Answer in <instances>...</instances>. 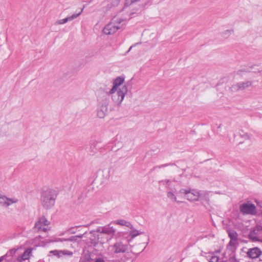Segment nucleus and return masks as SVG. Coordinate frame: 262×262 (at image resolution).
Returning a JSON list of instances; mask_svg holds the SVG:
<instances>
[{
	"mask_svg": "<svg viewBox=\"0 0 262 262\" xmlns=\"http://www.w3.org/2000/svg\"><path fill=\"white\" fill-rule=\"evenodd\" d=\"M57 191L50 188H44L41 191L40 202L46 209L52 208L55 205Z\"/></svg>",
	"mask_w": 262,
	"mask_h": 262,
	"instance_id": "f257e3e1",
	"label": "nucleus"
},
{
	"mask_svg": "<svg viewBox=\"0 0 262 262\" xmlns=\"http://www.w3.org/2000/svg\"><path fill=\"white\" fill-rule=\"evenodd\" d=\"M99 105L97 110V116L100 118H104L108 112L107 106L109 103L108 98H103L101 100L100 97H98Z\"/></svg>",
	"mask_w": 262,
	"mask_h": 262,
	"instance_id": "f03ea898",
	"label": "nucleus"
},
{
	"mask_svg": "<svg viewBox=\"0 0 262 262\" xmlns=\"http://www.w3.org/2000/svg\"><path fill=\"white\" fill-rule=\"evenodd\" d=\"M122 20L120 18H117L116 20H114V21L116 22L117 24L113 21L107 24L103 29V33L106 35L114 34L118 30L122 28L119 25Z\"/></svg>",
	"mask_w": 262,
	"mask_h": 262,
	"instance_id": "7ed1b4c3",
	"label": "nucleus"
},
{
	"mask_svg": "<svg viewBox=\"0 0 262 262\" xmlns=\"http://www.w3.org/2000/svg\"><path fill=\"white\" fill-rule=\"evenodd\" d=\"M127 92V88L126 85H123L119 88L117 93L112 96L113 100L119 105L122 102L125 94Z\"/></svg>",
	"mask_w": 262,
	"mask_h": 262,
	"instance_id": "20e7f679",
	"label": "nucleus"
},
{
	"mask_svg": "<svg viewBox=\"0 0 262 262\" xmlns=\"http://www.w3.org/2000/svg\"><path fill=\"white\" fill-rule=\"evenodd\" d=\"M180 193L185 194V198L190 201H195L199 200L200 193L195 190L188 189H181L179 191Z\"/></svg>",
	"mask_w": 262,
	"mask_h": 262,
	"instance_id": "39448f33",
	"label": "nucleus"
},
{
	"mask_svg": "<svg viewBox=\"0 0 262 262\" xmlns=\"http://www.w3.org/2000/svg\"><path fill=\"white\" fill-rule=\"evenodd\" d=\"M239 209L243 214L255 215L257 213L256 206L252 203H244L240 206Z\"/></svg>",
	"mask_w": 262,
	"mask_h": 262,
	"instance_id": "423d86ee",
	"label": "nucleus"
},
{
	"mask_svg": "<svg viewBox=\"0 0 262 262\" xmlns=\"http://www.w3.org/2000/svg\"><path fill=\"white\" fill-rule=\"evenodd\" d=\"M253 82L252 81H247L245 82H239L235 84H233L230 89L233 92L244 90L246 88L252 85Z\"/></svg>",
	"mask_w": 262,
	"mask_h": 262,
	"instance_id": "0eeeda50",
	"label": "nucleus"
},
{
	"mask_svg": "<svg viewBox=\"0 0 262 262\" xmlns=\"http://www.w3.org/2000/svg\"><path fill=\"white\" fill-rule=\"evenodd\" d=\"M247 256L251 259H256L259 258L262 255V251L257 247L250 248L246 252Z\"/></svg>",
	"mask_w": 262,
	"mask_h": 262,
	"instance_id": "6e6552de",
	"label": "nucleus"
},
{
	"mask_svg": "<svg viewBox=\"0 0 262 262\" xmlns=\"http://www.w3.org/2000/svg\"><path fill=\"white\" fill-rule=\"evenodd\" d=\"M127 244H123L122 242H117L113 245L112 250L116 254L124 253L127 250Z\"/></svg>",
	"mask_w": 262,
	"mask_h": 262,
	"instance_id": "1a4fd4ad",
	"label": "nucleus"
},
{
	"mask_svg": "<svg viewBox=\"0 0 262 262\" xmlns=\"http://www.w3.org/2000/svg\"><path fill=\"white\" fill-rule=\"evenodd\" d=\"M52 254L58 258H60L63 257L64 256H72L73 254L72 251L67 250H51L49 252V254L48 256H51V254Z\"/></svg>",
	"mask_w": 262,
	"mask_h": 262,
	"instance_id": "9d476101",
	"label": "nucleus"
},
{
	"mask_svg": "<svg viewBox=\"0 0 262 262\" xmlns=\"http://www.w3.org/2000/svg\"><path fill=\"white\" fill-rule=\"evenodd\" d=\"M84 8V6H83V8L81 9V11L77 14L75 13V14H73L72 15L67 17L65 18L58 20L57 21H56L55 23V25H58L64 24L69 21H71V20L74 19L75 18H77L78 16H79L81 14V13L82 12V11L83 10Z\"/></svg>",
	"mask_w": 262,
	"mask_h": 262,
	"instance_id": "9b49d317",
	"label": "nucleus"
},
{
	"mask_svg": "<svg viewBox=\"0 0 262 262\" xmlns=\"http://www.w3.org/2000/svg\"><path fill=\"white\" fill-rule=\"evenodd\" d=\"M17 199L9 198L5 195L0 196V204L3 206L8 207L13 203L17 202Z\"/></svg>",
	"mask_w": 262,
	"mask_h": 262,
	"instance_id": "f8f14e48",
	"label": "nucleus"
},
{
	"mask_svg": "<svg viewBox=\"0 0 262 262\" xmlns=\"http://www.w3.org/2000/svg\"><path fill=\"white\" fill-rule=\"evenodd\" d=\"M50 222L47 220L45 216L39 217L38 221L35 223L34 229H41V227L48 226Z\"/></svg>",
	"mask_w": 262,
	"mask_h": 262,
	"instance_id": "ddd939ff",
	"label": "nucleus"
},
{
	"mask_svg": "<svg viewBox=\"0 0 262 262\" xmlns=\"http://www.w3.org/2000/svg\"><path fill=\"white\" fill-rule=\"evenodd\" d=\"M32 249L31 248H27L22 254L21 256L17 257V260L21 262L23 260L29 259L30 255L32 253Z\"/></svg>",
	"mask_w": 262,
	"mask_h": 262,
	"instance_id": "4468645a",
	"label": "nucleus"
},
{
	"mask_svg": "<svg viewBox=\"0 0 262 262\" xmlns=\"http://www.w3.org/2000/svg\"><path fill=\"white\" fill-rule=\"evenodd\" d=\"M101 231H102L103 234L108 235L114 234L115 233V230L113 228V227L110 226V224L102 227Z\"/></svg>",
	"mask_w": 262,
	"mask_h": 262,
	"instance_id": "2eb2a0df",
	"label": "nucleus"
},
{
	"mask_svg": "<svg viewBox=\"0 0 262 262\" xmlns=\"http://www.w3.org/2000/svg\"><path fill=\"white\" fill-rule=\"evenodd\" d=\"M117 88L118 86H117L116 85L113 84V88L110 90L109 92H101V95L102 96V98H108L109 99V96L111 94H115V92L117 91Z\"/></svg>",
	"mask_w": 262,
	"mask_h": 262,
	"instance_id": "dca6fc26",
	"label": "nucleus"
},
{
	"mask_svg": "<svg viewBox=\"0 0 262 262\" xmlns=\"http://www.w3.org/2000/svg\"><path fill=\"white\" fill-rule=\"evenodd\" d=\"M258 232L255 230L253 229L250 232L249 234V237L250 239H251L253 242L258 241L259 239L257 237Z\"/></svg>",
	"mask_w": 262,
	"mask_h": 262,
	"instance_id": "f3484780",
	"label": "nucleus"
},
{
	"mask_svg": "<svg viewBox=\"0 0 262 262\" xmlns=\"http://www.w3.org/2000/svg\"><path fill=\"white\" fill-rule=\"evenodd\" d=\"M115 223L116 224L125 226L131 229L133 228L132 224L124 220H118L115 221Z\"/></svg>",
	"mask_w": 262,
	"mask_h": 262,
	"instance_id": "a211bd4d",
	"label": "nucleus"
},
{
	"mask_svg": "<svg viewBox=\"0 0 262 262\" xmlns=\"http://www.w3.org/2000/svg\"><path fill=\"white\" fill-rule=\"evenodd\" d=\"M227 233L230 239H238V234L234 230H228Z\"/></svg>",
	"mask_w": 262,
	"mask_h": 262,
	"instance_id": "6ab92c4d",
	"label": "nucleus"
},
{
	"mask_svg": "<svg viewBox=\"0 0 262 262\" xmlns=\"http://www.w3.org/2000/svg\"><path fill=\"white\" fill-rule=\"evenodd\" d=\"M92 260L90 254L87 253L81 257L80 262H91Z\"/></svg>",
	"mask_w": 262,
	"mask_h": 262,
	"instance_id": "aec40b11",
	"label": "nucleus"
},
{
	"mask_svg": "<svg viewBox=\"0 0 262 262\" xmlns=\"http://www.w3.org/2000/svg\"><path fill=\"white\" fill-rule=\"evenodd\" d=\"M17 250V249L13 248L10 250H9L6 254L4 255L2 257L4 258L7 257H13V255H15L16 251Z\"/></svg>",
	"mask_w": 262,
	"mask_h": 262,
	"instance_id": "412c9836",
	"label": "nucleus"
},
{
	"mask_svg": "<svg viewBox=\"0 0 262 262\" xmlns=\"http://www.w3.org/2000/svg\"><path fill=\"white\" fill-rule=\"evenodd\" d=\"M124 81V78L123 77L121 76L118 77L114 81L113 84L119 87L123 83Z\"/></svg>",
	"mask_w": 262,
	"mask_h": 262,
	"instance_id": "4be33fe9",
	"label": "nucleus"
},
{
	"mask_svg": "<svg viewBox=\"0 0 262 262\" xmlns=\"http://www.w3.org/2000/svg\"><path fill=\"white\" fill-rule=\"evenodd\" d=\"M167 196L169 199H170V200H171L173 201H174V202H176L178 203L181 202V201H177L176 196H175L174 193L171 191H168L167 192Z\"/></svg>",
	"mask_w": 262,
	"mask_h": 262,
	"instance_id": "5701e85b",
	"label": "nucleus"
},
{
	"mask_svg": "<svg viewBox=\"0 0 262 262\" xmlns=\"http://www.w3.org/2000/svg\"><path fill=\"white\" fill-rule=\"evenodd\" d=\"M142 233V232H140L138 230L134 229L130 231V235L131 236L132 238H133Z\"/></svg>",
	"mask_w": 262,
	"mask_h": 262,
	"instance_id": "b1692460",
	"label": "nucleus"
},
{
	"mask_svg": "<svg viewBox=\"0 0 262 262\" xmlns=\"http://www.w3.org/2000/svg\"><path fill=\"white\" fill-rule=\"evenodd\" d=\"M233 32V30H226L225 31H224V32H222L221 34H222V36L225 37V38H227L228 37L231 32Z\"/></svg>",
	"mask_w": 262,
	"mask_h": 262,
	"instance_id": "393cba45",
	"label": "nucleus"
},
{
	"mask_svg": "<svg viewBox=\"0 0 262 262\" xmlns=\"http://www.w3.org/2000/svg\"><path fill=\"white\" fill-rule=\"evenodd\" d=\"M238 244V239H231L228 243V246L234 247Z\"/></svg>",
	"mask_w": 262,
	"mask_h": 262,
	"instance_id": "a878e982",
	"label": "nucleus"
},
{
	"mask_svg": "<svg viewBox=\"0 0 262 262\" xmlns=\"http://www.w3.org/2000/svg\"><path fill=\"white\" fill-rule=\"evenodd\" d=\"M140 0H125L124 5L125 7H128L133 4L139 1Z\"/></svg>",
	"mask_w": 262,
	"mask_h": 262,
	"instance_id": "bb28decb",
	"label": "nucleus"
},
{
	"mask_svg": "<svg viewBox=\"0 0 262 262\" xmlns=\"http://www.w3.org/2000/svg\"><path fill=\"white\" fill-rule=\"evenodd\" d=\"M239 135L242 138H244L245 140L250 139L249 136L247 133H244L242 134L241 133H239Z\"/></svg>",
	"mask_w": 262,
	"mask_h": 262,
	"instance_id": "cd10ccee",
	"label": "nucleus"
},
{
	"mask_svg": "<svg viewBox=\"0 0 262 262\" xmlns=\"http://www.w3.org/2000/svg\"><path fill=\"white\" fill-rule=\"evenodd\" d=\"M219 260V257L213 255L212 256L211 258H210L209 262H217Z\"/></svg>",
	"mask_w": 262,
	"mask_h": 262,
	"instance_id": "c85d7f7f",
	"label": "nucleus"
},
{
	"mask_svg": "<svg viewBox=\"0 0 262 262\" xmlns=\"http://www.w3.org/2000/svg\"><path fill=\"white\" fill-rule=\"evenodd\" d=\"M165 167H167V165L166 164H162V165H160L159 166H154L152 169H150V172L154 171L157 168H161Z\"/></svg>",
	"mask_w": 262,
	"mask_h": 262,
	"instance_id": "c756f323",
	"label": "nucleus"
},
{
	"mask_svg": "<svg viewBox=\"0 0 262 262\" xmlns=\"http://www.w3.org/2000/svg\"><path fill=\"white\" fill-rule=\"evenodd\" d=\"M77 240V236H72L70 238H67V239H65V241L68 242H76Z\"/></svg>",
	"mask_w": 262,
	"mask_h": 262,
	"instance_id": "7c9ffc66",
	"label": "nucleus"
},
{
	"mask_svg": "<svg viewBox=\"0 0 262 262\" xmlns=\"http://www.w3.org/2000/svg\"><path fill=\"white\" fill-rule=\"evenodd\" d=\"M251 72V71L248 69H242L239 70L237 71V74L239 75V74H241V73H242V72L247 73V72Z\"/></svg>",
	"mask_w": 262,
	"mask_h": 262,
	"instance_id": "2f4dec72",
	"label": "nucleus"
},
{
	"mask_svg": "<svg viewBox=\"0 0 262 262\" xmlns=\"http://www.w3.org/2000/svg\"><path fill=\"white\" fill-rule=\"evenodd\" d=\"M171 182V181L170 180H161V181H159V183H163V184H164L165 183L167 185H169Z\"/></svg>",
	"mask_w": 262,
	"mask_h": 262,
	"instance_id": "473e14b6",
	"label": "nucleus"
},
{
	"mask_svg": "<svg viewBox=\"0 0 262 262\" xmlns=\"http://www.w3.org/2000/svg\"><path fill=\"white\" fill-rule=\"evenodd\" d=\"M78 226L72 227L68 230V231L71 234H74L76 233V231L74 229Z\"/></svg>",
	"mask_w": 262,
	"mask_h": 262,
	"instance_id": "72a5a7b5",
	"label": "nucleus"
},
{
	"mask_svg": "<svg viewBox=\"0 0 262 262\" xmlns=\"http://www.w3.org/2000/svg\"><path fill=\"white\" fill-rule=\"evenodd\" d=\"M38 232L40 231L47 232L48 229L45 226L41 227V229H35Z\"/></svg>",
	"mask_w": 262,
	"mask_h": 262,
	"instance_id": "f704fd0d",
	"label": "nucleus"
},
{
	"mask_svg": "<svg viewBox=\"0 0 262 262\" xmlns=\"http://www.w3.org/2000/svg\"><path fill=\"white\" fill-rule=\"evenodd\" d=\"M254 229L258 232V231H262V226L260 225H257Z\"/></svg>",
	"mask_w": 262,
	"mask_h": 262,
	"instance_id": "c9c22d12",
	"label": "nucleus"
},
{
	"mask_svg": "<svg viewBox=\"0 0 262 262\" xmlns=\"http://www.w3.org/2000/svg\"><path fill=\"white\" fill-rule=\"evenodd\" d=\"M65 239H67V238H57L56 240L54 241V242H64L65 241Z\"/></svg>",
	"mask_w": 262,
	"mask_h": 262,
	"instance_id": "e433bc0d",
	"label": "nucleus"
},
{
	"mask_svg": "<svg viewBox=\"0 0 262 262\" xmlns=\"http://www.w3.org/2000/svg\"><path fill=\"white\" fill-rule=\"evenodd\" d=\"M140 43H141V42H138V43H135L134 45H132V46L130 47V48H129L128 51L126 52V53H128L131 50V49H132L133 47L136 46L137 45H139V44H140Z\"/></svg>",
	"mask_w": 262,
	"mask_h": 262,
	"instance_id": "4c0bfd02",
	"label": "nucleus"
},
{
	"mask_svg": "<svg viewBox=\"0 0 262 262\" xmlns=\"http://www.w3.org/2000/svg\"><path fill=\"white\" fill-rule=\"evenodd\" d=\"M229 260L230 261H233V260H234V261H237V260H236V259L235 258V256H232V257H230V258H229Z\"/></svg>",
	"mask_w": 262,
	"mask_h": 262,
	"instance_id": "58836bf2",
	"label": "nucleus"
},
{
	"mask_svg": "<svg viewBox=\"0 0 262 262\" xmlns=\"http://www.w3.org/2000/svg\"><path fill=\"white\" fill-rule=\"evenodd\" d=\"M95 262H105L104 260L101 258H98L96 259Z\"/></svg>",
	"mask_w": 262,
	"mask_h": 262,
	"instance_id": "ea45409f",
	"label": "nucleus"
},
{
	"mask_svg": "<svg viewBox=\"0 0 262 262\" xmlns=\"http://www.w3.org/2000/svg\"><path fill=\"white\" fill-rule=\"evenodd\" d=\"M255 202L257 206H259L260 208H262V202L257 201H256Z\"/></svg>",
	"mask_w": 262,
	"mask_h": 262,
	"instance_id": "a19ab883",
	"label": "nucleus"
},
{
	"mask_svg": "<svg viewBox=\"0 0 262 262\" xmlns=\"http://www.w3.org/2000/svg\"><path fill=\"white\" fill-rule=\"evenodd\" d=\"M102 228V227H98L97 230H96V231L97 232H99L100 233H102V231H101V229Z\"/></svg>",
	"mask_w": 262,
	"mask_h": 262,
	"instance_id": "79ce46f5",
	"label": "nucleus"
},
{
	"mask_svg": "<svg viewBox=\"0 0 262 262\" xmlns=\"http://www.w3.org/2000/svg\"><path fill=\"white\" fill-rule=\"evenodd\" d=\"M262 71V68L261 69H258L257 70V71H254L253 72L254 73H260Z\"/></svg>",
	"mask_w": 262,
	"mask_h": 262,
	"instance_id": "37998d69",
	"label": "nucleus"
},
{
	"mask_svg": "<svg viewBox=\"0 0 262 262\" xmlns=\"http://www.w3.org/2000/svg\"><path fill=\"white\" fill-rule=\"evenodd\" d=\"M256 66H258V64H253L251 66H250L249 68L251 69H255V67H256Z\"/></svg>",
	"mask_w": 262,
	"mask_h": 262,
	"instance_id": "c03bdc74",
	"label": "nucleus"
},
{
	"mask_svg": "<svg viewBox=\"0 0 262 262\" xmlns=\"http://www.w3.org/2000/svg\"><path fill=\"white\" fill-rule=\"evenodd\" d=\"M76 236H77V239H78V238H82L83 237V234H80V235H76Z\"/></svg>",
	"mask_w": 262,
	"mask_h": 262,
	"instance_id": "a18cd8bd",
	"label": "nucleus"
},
{
	"mask_svg": "<svg viewBox=\"0 0 262 262\" xmlns=\"http://www.w3.org/2000/svg\"><path fill=\"white\" fill-rule=\"evenodd\" d=\"M166 164L167 165V166L175 165L174 163H166Z\"/></svg>",
	"mask_w": 262,
	"mask_h": 262,
	"instance_id": "49530a36",
	"label": "nucleus"
},
{
	"mask_svg": "<svg viewBox=\"0 0 262 262\" xmlns=\"http://www.w3.org/2000/svg\"><path fill=\"white\" fill-rule=\"evenodd\" d=\"M101 235H98V236H97L98 243L99 242H100L101 243H103L104 242L99 241V239L100 238V236H101Z\"/></svg>",
	"mask_w": 262,
	"mask_h": 262,
	"instance_id": "de8ad7c7",
	"label": "nucleus"
},
{
	"mask_svg": "<svg viewBox=\"0 0 262 262\" xmlns=\"http://www.w3.org/2000/svg\"><path fill=\"white\" fill-rule=\"evenodd\" d=\"M221 252V250H217L213 252V254L215 253H219Z\"/></svg>",
	"mask_w": 262,
	"mask_h": 262,
	"instance_id": "09e8293b",
	"label": "nucleus"
},
{
	"mask_svg": "<svg viewBox=\"0 0 262 262\" xmlns=\"http://www.w3.org/2000/svg\"><path fill=\"white\" fill-rule=\"evenodd\" d=\"M4 260V258L2 256L0 257V262H2Z\"/></svg>",
	"mask_w": 262,
	"mask_h": 262,
	"instance_id": "8fccbe9b",
	"label": "nucleus"
},
{
	"mask_svg": "<svg viewBox=\"0 0 262 262\" xmlns=\"http://www.w3.org/2000/svg\"><path fill=\"white\" fill-rule=\"evenodd\" d=\"M7 259H10V262H12V257H7Z\"/></svg>",
	"mask_w": 262,
	"mask_h": 262,
	"instance_id": "3c124183",
	"label": "nucleus"
},
{
	"mask_svg": "<svg viewBox=\"0 0 262 262\" xmlns=\"http://www.w3.org/2000/svg\"><path fill=\"white\" fill-rule=\"evenodd\" d=\"M221 127V124H220L219 126L217 127L218 128H220Z\"/></svg>",
	"mask_w": 262,
	"mask_h": 262,
	"instance_id": "603ef678",
	"label": "nucleus"
},
{
	"mask_svg": "<svg viewBox=\"0 0 262 262\" xmlns=\"http://www.w3.org/2000/svg\"><path fill=\"white\" fill-rule=\"evenodd\" d=\"M147 241L148 242L149 241V236H147Z\"/></svg>",
	"mask_w": 262,
	"mask_h": 262,
	"instance_id": "864d4df0",
	"label": "nucleus"
},
{
	"mask_svg": "<svg viewBox=\"0 0 262 262\" xmlns=\"http://www.w3.org/2000/svg\"><path fill=\"white\" fill-rule=\"evenodd\" d=\"M259 261H262V259H259Z\"/></svg>",
	"mask_w": 262,
	"mask_h": 262,
	"instance_id": "5fc2aeb1",
	"label": "nucleus"
},
{
	"mask_svg": "<svg viewBox=\"0 0 262 262\" xmlns=\"http://www.w3.org/2000/svg\"><path fill=\"white\" fill-rule=\"evenodd\" d=\"M118 2H119L121 0H117Z\"/></svg>",
	"mask_w": 262,
	"mask_h": 262,
	"instance_id": "6e6d98bb",
	"label": "nucleus"
}]
</instances>
